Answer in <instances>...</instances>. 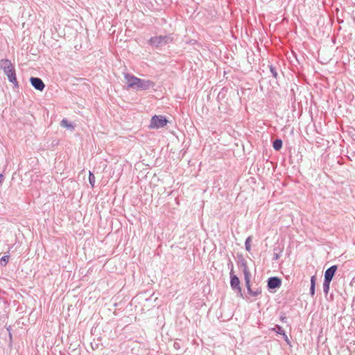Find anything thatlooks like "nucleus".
Returning <instances> with one entry per match:
<instances>
[{"label":"nucleus","instance_id":"20","mask_svg":"<svg viewBox=\"0 0 355 355\" xmlns=\"http://www.w3.org/2000/svg\"><path fill=\"white\" fill-rule=\"evenodd\" d=\"M89 184H91V186L92 187H94L95 176H94V175L91 171H89Z\"/></svg>","mask_w":355,"mask_h":355},{"label":"nucleus","instance_id":"1","mask_svg":"<svg viewBox=\"0 0 355 355\" xmlns=\"http://www.w3.org/2000/svg\"><path fill=\"white\" fill-rule=\"evenodd\" d=\"M0 69L7 76L10 83H12L14 87L18 88L19 83L16 77V70L14 64L8 59L3 58L0 60Z\"/></svg>","mask_w":355,"mask_h":355},{"label":"nucleus","instance_id":"11","mask_svg":"<svg viewBox=\"0 0 355 355\" xmlns=\"http://www.w3.org/2000/svg\"><path fill=\"white\" fill-rule=\"evenodd\" d=\"M337 270V266L336 265L329 267L327 270H326L324 272V279L331 281L332 280Z\"/></svg>","mask_w":355,"mask_h":355},{"label":"nucleus","instance_id":"12","mask_svg":"<svg viewBox=\"0 0 355 355\" xmlns=\"http://www.w3.org/2000/svg\"><path fill=\"white\" fill-rule=\"evenodd\" d=\"M272 331H275L277 334L282 335L285 341L288 342V338L285 333V331L282 329V327L279 325H276L274 328L272 329Z\"/></svg>","mask_w":355,"mask_h":355},{"label":"nucleus","instance_id":"18","mask_svg":"<svg viewBox=\"0 0 355 355\" xmlns=\"http://www.w3.org/2000/svg\"><path fill=\"white\" fill-rule=\"evenodd\" d=\"M251 241H252V237L248 236L246 239L245 242V250L248 252H250L251 250V245H250Z\"/></svg>","mask_w":355,"mask_h":355},{"label":"nucleus","instance_id":"17","mask_svg":"<svg viewBox=\"0 0 355 355\" xmlns=\"http://www.w3.org/2000/svg\"><path fill=\"white\" fill-rule=\"evenodd\" d=\"M331 281L324 279L323 282V291L324 293L327 295L329 293V286H330Z\"/></svg>","mask_w":355,"mask_h":355},{"label":"nucleus","instance_id":"24","mask_svg":"<svg viewBox=\"0 0 355 355\" xmlns=\"http://www.w3.org/2000/svg\"><path fill=\"white\" fill-rule=\"evenodd\" d=\"M174 347H175V348H176V349H177L178 347H178V343H174Z\"/></svg>","mask_w":355,"mask_h":355},{"label":"nucleus","instance_id":"10","mask_svg":"<svg viewBox=\"0 0 355 355\" xmlns=\"http://www.w3.org/2000/svg\"><path fill=\"white\" fill-rule=\"evenodd\" d=\"M245 286L248 290V293L254 297H257L261 293V289L260 288H257L255 289H252L250 286V279H248V280H245Z\"/></svg>","mask_w":355,"mask_h":355},{"label":"nucleus","instance_id":"7","mask_svg":"<svg viewBox=\"0 0 355 355\" xmlns=\"http://www.w3.org/2000/svg\"><path fill=\"white\" fill-rule=\"evenodd\" d=\"M282 281L277 277H272L268 279V289H275L281 286Z\"/></svg>","mask_w":355,"mask_h":355},{"label":"nucleus","instance_id":"2","mask_svg":"<svg viewBox=\"0 0 355 355\" xmlns=\"http://www.w3.org/2000/svg\"><path fill=\"white\" fill-rule=\"evenodd\" d=\"M173 41V34H168L166 35H158L151 37L148 43L152 47L155 49L161 48Z\"/></svg>","mask_w":355,"mask_h":355},{"label":"nucleus","instance_id":"3","mask_svg":"<svg viewBox=\"0 0 355 355\" xmlns=\"http://www.w3.org/2000/svg\"><path fill=\"white\" fill-rule=\"evenodd\" d=\"M168 120L162 115H155L151 118L148 127L152 129H158L166 125Z\"/></svg>","mask_w":355,"mask_h":355},{"label":"nucleus","instance_id":"5","mask_svg":"<svg viewBox=\"0 0 355 355\" xmlns=\"http://www.w3.org/2000/svg\"><path fill=\"white\" fill-rule=\"evenodd\" d=\"M155 85V83L152 80L137 78L135 89L137 91L147 90L153 87Z\"/></svg>","mask_w":355,"mask_h":355},{"label":"nucleus","instance_id":"19","mask_svg":"<svg viewBox=\"0 0 355 355\" xmlns=\"http://www.w3.org/2000/svg\"><path fill=\"white\" fill-rule=\"evenodd\" d=\"M9 255H4L0 259V263L1 266H5L9 260Z\"/></svg>","mask_w":355,"mask_h":355},{"label":"nucleus","instance_id":"9","mask_svg":"<svg viewBox=\"0 0 355 355\" xmlns=\"http://www.w3.org/2000/svg\"><path fill=\"white\" fill-rule=\"evenodd\" d=\"M239 264H240L241 267L243 268L244 279L248 280V279L251 278V273H250V269L248 268V266L247 265V261L244 259H242L241 260V261L239 262Z\"/></svg>","mask_w":355,"mask_h":355},{"label":"nucleus","instance_id":"4","mask_svg":"<svg viewBox=\"0 0 355 355\" xmlns=\"http://www.w3.org/2000/svg\"><path fill=\"white\" fill-rule=\"evenodd\" d=\"M230 265H231V270L230 272V286L234 291H236L239 294H240L241 296H242L243 294H242L241 288L240 286V280H239V277L236 275H234V273H233V264L231 263Z\"/></svg>","mask_w":355,"mask_h":355},{"label":"nucleus","instance_id":"15","mask_svg":"<svg viewBox=\"0 0 355 355\" xmlns=\"http://www.w3.org/2000/svg\"><path fill=\"white\" fill-rule=\"evenodd\" d=\"M272 146L275 150H279L282 147V140L277 139L273 141Z\"/></svg>","mask_w":355,"mask_h":355},{"label":"nucleus","instance_id":"8","mask_svg":"<svg viewBox=\"0 0 355 355\" xmlns=\"http://www.w3.org/2000/svg\"><path fill=\"white\" fill-rule=\"evenodd\" d=\"M124 78L126 80L128 88H133L135 89L137 77L130 74L128 73H124Z\"/></svg>","mask_w":355,"mask_h":355},{"label":"nucleus","instance_id":"22","mask_svg":"<svg viewBox=\"0 0 355 355\" xmlns=\"http://www.w3.org/2000/svg\"><path fill=\"white\" fill-rule=\"evenodd\" d=\"M280 319L282 321L284 322L286 319V317L285 315H281Z\"/></svg>","mask_w":355,"mask_h":355},{"label":"nucleus","instance_id":"23","mask_svg":"<svg viewBox=\"0 0 355 355\" xmlns=\"http://www.w3.org/2000/svg\"><path fill=\"white\" fill-rule=\"evenodd\" d=\"M3 180V175L2 174H0V183H1Z\"/></svg>","mask_w":355,"mask_h":355},{"label":"nucleus","instance_id":"21","mask_svg":"<svg viewBox=\"0 0 355 355\" xmlns=\"http://www.w3.org/2000/svg\"><path fill=\"white\" fill-rule=\"evenodd\" d=\"M280 253L275 252L273 254V260H277L280 257Z\"/></svg>","mask_w":355,"mask_h":355},{"label":"nucleus","instance_id":"13","mask_svg":"<svg viewBox=\"0 0 355 355\" xmlns=\"http://www.w3.org/2000/svg\"><path fill=\"white\" fill-rule=\"evenodd\" d=\"M60 125L62 127L67 128L70 131L73 130V125L67 119H63L60 122Z\"/></svg>","mask_w":355,"mask_h":355},{"label":"nucleus","instance_id":"14","mask_svg":"<svg viewBox=\"0 0 355 355\" xmlns=\"http://www.w3.org/2000/svg\"><path fill=\"white\" fill-rule=\"evenodd\" d=\"M315 281H316L315 277L312 276L311 277V288H310V294L311 296H313L315 295Z\"/></svg>","mask_w":355,"mask_h":355},{"label":"nucleus","instance_id":"16","mask_svg":"<svg viewBox=\"0 0 355 355\" xmlns=\"http://www.w3.org/2000/svg\"><path fill=\"white\" fill-rule=\"evenodd\" d=\"M269 68H270V71L272 74V76L275 78H278V73H277V67L275 66V65H272V64H270L269 65Z\"/></svg>","mask_w":355,"mask_h":355},{"label":"nucleus","instance_id":"6","mask_svg":"<svg viewBox=\"0 0 355 355\" xmlns=\"http://www.w3.org/2000/svg\"><path fill=\"white\" fill-rule=\"evenodd\" d=\"M30 83L35 89L39 90L40 92L43 91L45 87L44 82L40 78L31 77L30 78Z\"/></svg>","mask_w":355,"mask_h":355}]
</instances>
